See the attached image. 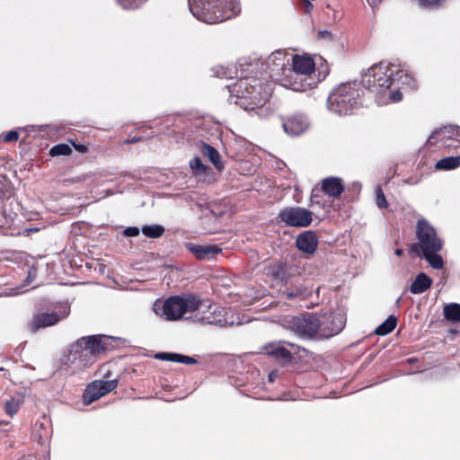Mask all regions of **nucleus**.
<instances>
[{
  "label": "nucleus",
  "instance_id": "obj_13",
  "mask_svg": "<svg viewBox=\"0 0 460 460\" xmlns=\"http://www.w3.org/2000/svg\"><path fill=\"white\" fill-rule=\"evenodd\" d=\"M437 143L447 149L460 147V127L448 125L435 130L428 138L427 145Z\"/></svg>",
  "mask_w": 460,
  "mask_h": 460
},
{
  "label": "nucleus",
  "instance_id": "obj_24",
  "mask_svg": "<svg viewBox=\"0 0 460 460\" xmlns=\"http://www.w3.org/2000/svg\"><path fill=\"white\" fill-rule=\"evenodd\" d=\"M460 166V156H448L438 160L435 164V169L438 171L454 170Z\"/></svg>",
  "mask_w": 460,
  "mask_h": 460
},
{
  "label": "nucleus",
  "instance_id": "obj_28",
  "mask_svg": "<svg viewBox=\"0 0 460 460\" xmlns=\"http://www.w3.org/2000/svg\"><path fill=\"white\" fill-rule=\"evenodd\" d=\"M143 234L149 238H159L164 233V227L161 225H146L141 229Z\"/></svg>",
  "mask_w": 460,
  "mask_h": 460
},
{
  "label": "nucleus",
  "instance_id": "obj_14",
  "mask_svg": "<svg viewBox=\"0 0 460 460\" xmlns=\"http://www.w3.org/2000/svg\"><path fill=\"white\" fill-rule=\"evenodd\" d=\"M203 306L196 310L190 318L201 324L225 325L227 322L224 318V310L215 304L202 301Z\"/></svg>",
  "mask_w": 460,
  "mask_h": 460
},
{
  "label": "nucleus",
  "instance_id": "obj_37",
  "mask_svg": "<svg viewBox=\"0 0 460 460\" xmlns=\"http://www.w3.org/2000/svg\"><path fill=\"white\" fill-rule=\"evenodd\" d=\"M4 142H16L19 138V133L16 130H11L4 135Z\"/></svg>",
  "mask_w": 460,
  "mask_h": 460
},
{
  "label": "nucleus",
  "instance_id": "obj_2",
  "mask_svg": "<svg viewBox=\"0 0 460 460\" xmlns=\"http://www.w3.org/2000/svg\"><path fill=\"white\" fill-rule=\"evenodd\" d=\"M362 82L367 90L375 94L378 105L397 102L402 99V93L392 86L397 83L411 89L416 87V80L407 70L399 69L394 65L380 62L369 67L362 76Z\"/></svg>",
  "mask_w": 460,
  "mask_h": 460
},
{
  "label": "nucleus",
  "instance_id": "obj_11",
  "mask_svg": "<svg viewBox=\"0 0 460 460\" xmlns=\"http://www.w3.org/2000/svg\"><path fill=\"white\" fill-rule=\"evenodd\" d=\"M318 337L329 339L339 334L345 326V317L341 313H326L317 315Z\"/></svg>",
  "mask_w": 460,
  "mask_h": 460
},
{
  "label": "nucleus",
  "instance_id": "obj_16",
  "mask_svg": "<svg viewBox=\"0 0 460 460\" xmlns=\"http://www.w3.org/2000/svg\"><path fill=\"white\" fill-rule=\"evenodd\" d=\"M282 126L288 135L296 137L308 129L309 120L307 117L303 114H296L285 119Z\"/></svg>",
  "mask_w": 460,
  "mask_h": 460
},
{
  "label": "nucleus",
  "instance_id": "obj_15",
  "mask_svg": "<svg viewBox=\"0 0 460 460\" xmlns=\"http://www.w3.org/2000/svg\"><path fill=\"white\" fill-rule=\"evenodd\" d=\"M118 385V380H96L91 383L83 394V402L85 405H89L93 402L98 400L102 396L114 390Z\"/></svg>",
  "mask_w": 460,
  "mask_h": 460
},
{
  "label": "nucleus",
  "instance_id": "obj_33",
  "mask_svg": "<svg viewBox=\"0 0 460 460\" xmlns=\"http://www.w3.org/2000/svg\"><path fill=\"white\" fill-rule=\"evenodd\" d=\"M190 166L193 171L204 172L206 166L202 164L199 157H194L190 161Z\"/></svg>",
  "mask_w": 460,
  "mask_h": 460
},
{
  "label": "nucleus",
  "instance_id": "obj_8",
  "mask_svg": "<svg viewBox=\"0 0 460 460\" xmlns=\"http://www.w3.org/2000/svg\"><path fill=\"white\" fill-rule=\"evenodd\" d=\"M416 235L419 243H414L411 250L420 255V252H439L442 249L443 242L437 234L436 229L429 222L421 218L416 225Z\"/></svg>",
  "mask_w": 460,
  "mask_h": 460
},
{
  "label": "nucleus",
  "instance_id": "obj_6",
  "mask_svg": "<svg viewBox=\"0 0 460 460\" xmlns=\"http://www.w3.org/2000/svg\"><path fill=\"white\" fill-rule=\"evenodd\" d=\"M203 306L202 300L196 295L172 296L165 300L157 299L153 311L162 319L175 322L182 319L187 313H193Z\"/></svg>",
  "mask_w": 460,
  "mask_h": 460
},
{
  "label": "nucleus",
  "instance_id": "obj_12",
  "mask_svg": "<svg viewBox=\"0 0 460 460\" xmlns=\"http://www.w3.org/2000/svg\"><path fill=\"white\" fill-rule=\"evenodd\" d=\"M277 218L288 226L306 227L313 221V213L301 207H287L279 211Z\"/></svg>",
  "mask_w": 460,
  "mask_h": 460
},
{
  "label": "nucleus",
  "instance_id": "obj_21",
  "mask_svg": "<svg viewBox=\"0 0 460 460\" xmlns=\"http://www.w3.org/2000/svg\"><path fill=\"white\" fill-rule=\"evenodd\" d=\"M432 279L426 273H419L410 286L411 293L414 295L422 294L427 291L432 285Z\"/></svg>",
  "mask_w": 460,
  "mask_h": 460
},
{
  "label": "nucleus",
  "instance_id": "obj_49",
  "mask_svg": "<svg viewBox=\"0 0 460 460\" xmlns=\"http://www.w3.org/2000/svg\"><path fill=\"white\" fill-rule=\"evenodd\" d=\"M414 360H415L414 358H410V359H408V361H409L410 363L413 362Z\"/></svg>",
  "mask_w": 460,
  "mask_h": 460
},
{
  "label": "nucleus",
  "instance_id": "obj_38",
  "mask_svg": "<svg viewBox=\"0 0 460 460\" xmlns=\"http://www.w3.org/2000/svg\"><path fill=\"white\" fill-rule=\"evenodd\" d=\"M123 234L125 236L135 237L139 234V229L137 226H128L123 231Z\"/></svg>",
  "mask_w": 460,
  "mask_h": 460
},
{
  "label": "nucleus",
  "instance_id": "obj_5",
  "mask_svg": "<svg viewBox=\"0 0 460 460\" xmlns=\"http://www.w3.org/2000/svg\"><path fill=\"white\" fill-rule=\"evenodd\" d=\"M188 4L193 16L208 24L229 20L241 11L237 0H188Z\"/></svg>",
  "mask_w": 460,
  "mask_h": 460
},
{
  "label": "nucleus",
  "instance_id": "obj_29",
  "mask_svg": "<svg viewBox=\"0 0 460 460\" xmlns=\"http://www.w3.org/2000/svg\"><path fill=\"white\" fill-rule=\"evenodd\" d=\"M72 153L71 147L65 143L58 144L52 146L49 150L51 156L67 155Z\"/></svg>",
  "mask_w": 460,
  "mask_h": 460
},
{
  "label": "nucleus",
  "instance_id": "obj_43",
  "mask_svg": "<svg viewBox=\"0 0 460 460\" xmlns=\"http://www.w3.org/2000/svg\"><path fill=\"white\" fill-rule=\"evenodd\" d=\"M312 0H305V12L306 13H311V11L313 10V4L311 3Z\"/></svg>",
  "mask_w": 460,
  "mask_h": 460
},
{
  "label": "nucleus",
  "instance_id": "obj_41",
  "mask_svg": "<svg viewBox=\"0 0 460 460\" xmlns=\"http://www.w3.org/2000/svg\"><path fill=\"white\" fill-rule=\"evenodd\" d=\"M279 376L278 370H272L268 375V380L270 383H273Z\"/></svg>",
  "mask_w": 460,
  "mask_h": 460
},
{
  "label": "nucleus",
  "instance_id": "obj_25",
  "mask_svg": "<svg viewBox=\"0 0 460 460\" xmlns=\"http://www.w3.org/2000/svg\"><path fill=\"white\" fill-rule=\"evenodd\" d=\"M444 317L450 323H460V304L450 303L443 308Z\"/></svg>",
  "mask_w": 460,
  "mask_h": 460
},
{
  "label": "nucleus",
  "instance_id": "obj_42",
  "mask_svg": "<svg viewBox=\"0 0 460 460\" xmlns=\"http://www.w3.org/2000/svg\"><path fill=\"white\" fill-rule=\"evenodd\" d=\"M73 146L75 148V150H77L80 153L84 154V153H86L88 151L87 146H84V145L75 144V143L73 142Z\"/></svg>",
  "mask_w": 460,
  "mask_h": 460
},
{
  "label": "nucleus",
  "instance_id": "obj_19",
  "mask_svg": "<svg viewBox=\"0 0 460 460\" xmlns=\"http://www.w3.org/2000/svg\"><path fill=\"white\" fill-rule=\"evenodd\" d=\"M266 353L282 364L290 363L292 360L291 352L283 347L280 342H272L265 347Z\"/></svg>",
  "mask_w": 460,
  "mask_h": 460
},
{
  "label": "nucleus",
  "instance_id": "obj_4",
  "mask_svg": "<svg viewBox=\"0 0 460 460\" xmlns=\"http://www.w3.org/2000/svg\"><path fill=\"white\" fill-rule=\"evenodd\" d=\"M365 89V84L357 81L338 84L329 93L327 110L340 117L353 114L363 105Z\"/></svg>",
  "mask_w": 460,
  "mask_h": 460
},
{
  "label": "nucleus",
  "instance_id": "obj_18",
  "mask_svg": "<svg viewBox=\"0 0 460 460\" xmlns=\"http://www.w3.org/2000/svg\"><path fill=\"white\" fill-rule=\"evenodd\" d=\"M186 248L198 260L212 259L222 251L217 244L200 245L193 243H186Z\"/></svg>",
  "mask_w": 460,
  "mask_h": 460
},
{
  "label": "nucleus",
  "instance_id": "obj_36",
  "mask_svg": "<svg viewBox=\"0 0 460 460\" xmlns=\"http://www.w3.org/2000/svg\"><path fill=\"white\" fill-rule=\"evenodd\" d=\"M176 362L186 364V365H193V364L197 363V360L194 358H191V357H189L186 355H182V354H178Z\"/></svg>",
  "mask_w": 460,
  "mask_h": 460
},
{
  "label": "nucleus",
  "instance_id": "obj_44",
  "mask_svg": "<svg viewBox=\"0 0 460 460\" xmlns=\"http://www.w3.org/2000/svg\"><path fill=\"white\" fill-rule=\"evenodd\" d=\"M382 0H367L368 4L372 6V7H375L376 5H378L380 4Z\"/></svg>",
  "mask_w": 460,
  "mask_h": 460
},
{
  "label": "nucleus",
  "instance_id": "obj_23",
  "mask_svg": "<svg viewBox=\"0 0 460 460\" xmlns=\"http://www.w3.org/2000/svg\"><path fill=\"white\" fill-rule=\"evenodd\" d=\"M312 291L305 286H296L288 288L284 294L288 299L305 300L311 296Z\"/></svg>",
  "mask_w": 460,
  "mask_h": 460
},
{
  "label": "nucleus",
  "instance_id": "obj_32",
  "mask_svg": "<svg viewBox=\"0 0 460 460\" xmlns=\"http://www.w3.org/2000/svg\"><path fill=\"white\" fill-rule=\"evenodd\" d=\"M146 1L147 0H117L118 4H120L124 9L138 8Z\"/></svg>",
  "mask_w": 460,
  "mask_h": 460
},
{
  "label": "nucleus",
  "instance_id": "obj_31",
  "mask_svg": "<svg viewBox=\"0 0 460 460\" xmlns=\"http://www.w3.org/2000/svg\"><path fill=\"white\" fill-rule=\"evenodd\" d=\"M376 203L379 208H386L388 207V202L379 185L376 188Z\"/></svg>",
  "mask_w": 460,
  "mask_h": 460
},
{
  "label": "nucleus",
  "instance_id": "obj_9",
  "mask_svg": "<svg viewBox=\"0 0 460 460\" xmlns=\"http://www.w3.org/2000/svg\"><path fill=\"white\" fill-rule=\"evenodd\" d=\"M317 315L304 314L286 320L288 329L303 339H312L318 335Z\"/></svg>",
  "mask_w": 460,
  "mask_h": 460
},
{
  "label": "nucleus",
  "instance_id": "obj_3",
  "mask_svg": "<svg viewBox=\"0 0 460 460\" xmlns=\"http://www.w3.org/2000/svg\"><path fill=\"white\" fill-rule=\"evenodd\" d=\"M110 339L101 334L78 339L62 358V368L68 374H75L90 367L107 350Z\"/></svg>",
  "mask_w": 460,
  "mask_h": 460
},
{
  "label": "nucleus",
  "instance_id": "obj_34",
  "mask_svg": "<svg viewBox=\"0 0 460 460\" xmlns=\"http://www.w3.org/2000/svg\"><path fill=\"white\" fill-rule=\"evenodd\" d=\"M317 39L320 40H323L326 42H332L335 40L334 35L332 33V31L327 30H322L318 31Z\"/></svg>",
  "mask_w": 460,
  "mask_h": 460
},
{
  "label": "nucleus",
  "instance_id": "obj_7",
  "mask_svg": "<svg viewBox=\"0 0 460 460\" xmlns=\"http://www.w3.org/2000/svg\"><path fill=\"white\" fill-rule=\"evenodd\" d=\"M292 62L293 80L292 89L296 92H305L316 86V82L312 75L314 71V63L311 58L295 56Z\"/></svg>",
  "mask_w": 460,
  "mask_h": 460
},
{
  "label": "nucleus",
  "instance_id": "obj_30",
  "mask_svg": "<svg viewBox=\"0 0 460 460\" xmlns=\"http://www.w3.org/2000/svg\"><path fill=\"white\" fill-rule=\"evenodd\" d=\"M20 400L15 398H11L10 400L6 401L4 403V411L7 415L10 417H13L17 413V411L20 409Z\"/></svg>",
  "mask_w": 460,
  "mask_h": 460
},
{
  "label": "nucleus",
  "instance_id": "obj_35",
  "mask_svg": "<svg viewBox=\"0 0 460 460\" xmlns=\"http://www.w3.org/2000/svg\"><path fill=\"white\" fill-rule=\"evenodd\" d=\"M178 353L161 352L155 355V358L165 361L176 362Z\"/></svg>",
  "mask_w": 460,
  "mask_h": 460
},
{
  "label": "nucleus",
  "instance_id": "obj_39",
  "mask_svg": "<svg viewBox=\"0 0 460 460\" xmlns=\"http://www.w3.org/2000/svg\"><path fill=\"white\" fill-rule=\"evenodd\" d=\"M419 3L427 7L439 5L444 0H418Z\"/></svg>",
  "mask_w": 460,
  "mask_h": 460
},
{
  "label": "nucleus",
  "instance_id": "obj_27",
  "mask_svg": "<svg viewBox=\"0 0 460 460\" xmlns=\"http://www.w3.org/2000/svg\"><path fill=\"white\" fill-rule=\"evenodd\" d=\"M421 253L433 269L440 270L443 268V258L438 254V252H421Z\"/></svg>",
  "mask_w": 460,
  "mask_h": 460
},
{
  "label": "nucleus",
  "instance_id": "obj_17",
  "mask_svg": "<svg viewBox=\"0 0 460 460\" xmlns=\"http://www.w3.org/2000/svg\"><path fill=\"white\" fill-rule=\"evenodd\" d=\"M296 244L301 252L307 254H314L318 246L317 234L313 231H305L298 234Z\"/></svg>",
  "mask_w": 460,
  "mask_h": 460
},
{
  "label": "nucleus",
  "instance_id": "obj_10",
  "mask_svg": "<svg viewBox=\"0 0 460 460\" xmlns=\"http://www.w3.org/2000/svg\"><path fill=\"white\" fill-rule=\"evenodd\" d=\"M69 314V305L67 303H61L58 306V313H39L34 314L31 320L28 322L27 329L31 333H35L40 329L57 324Z\"/></svg>",
  "mask_w": 460,
  "mask_h": 460
},
{
  "label": "nucleus",
  "instance_id": "obj_1",
  "mask_svg": "<svg viewBox=\"0 0 460 460\" xmlns=\"http://www.w3.org/2000/svg\"><path fill=\"white\" fill-rule=\"evenodd\" d=\"M240 63L241 78L228 87L229 102L239 105L245 111L261 109L270 96V89L264 83L268 78L283 74L289 59L282 50L272 52L267 58L254 59L243 67Z\"/></svg>",
  "mask_w": 460,
  "mask_h": 460
},
{
  "label": "nucleus",
  "instance_id": "obj_48",
  "mask_svg": "<svg viewBox=\"0 0 460 460\" xmlns=\"http://www.w3.org/2000/svg\"><path fill=\"white\" fill-rule=\"evenodd\" d=\"M316 198V196H313L312 199H311V201L312 202H314V199Z\"/></svg>",
  "mask_w": 460,
  "mask_h": 460
},
{
  "label": "nucleus",
  "instance_id": "obj_20",
  "mask_svg": "<svg viewBox=\"0 0 460 460\" xmlns=\"http://www.w3.org/2000/svg\"><path fill=\"white\" fill-rule=\"evenodd\" d=\"M322 190L332 198L339 197L344 190L342 181L337 177H328L323 180Z\"/></svg>",
  "mask_w": 460,
  "mask_h": 460
},
{
  "label": "nucleus",
  "instance_id": "obj_22",
  "mask_svg": "<svg viewBox=\"0 0 460 460\" xmlns=\"http://www.w3.org/2000/svg\"><path fill=\"white\" fill-rule=\"evenodd\" d=\"M200 152L204 156H206L211 162V164L217 170L223 169L224 166H223V164L221 163L220 155L215 147L211 146L208 144L202 142Z\"/></svg>",
  "mask_w": 460,
  "mask_h": 460
},
{
  "label": "nucleus",
  "instance_id": "obj_46",
  "mask_svg": "<svg viewBox=\"0 0 460 460\" xmlns=\"http://www.w3.org/2000/svg\"><path fill=\"white\" fill-rule=\"evenodd\" d=\"M216 74H217V77H222V76H225L226 75L225 72H219L218 70L216 71Z\"/></svg>",
  "mask_w": 460,
  "mask_h": 460
},
{
  "label": "nucleus",
  "instance_id": "obj_45",
  "mask_svg": "<svg viewBox=\"0 0 460 460\" xmlns=\"http://www.w3.org/2000/svg\"><path fill=\"white\" fill-rule=\"evenodd\" d=\"M394 254L396 256H402L403 254V250L402 248H397L394 251Z\"/></svg>",
  "mask_w": 460,
  "mask_h": 460
},
{
  "label": "nucleus",
  "instance_id": "obj_40",
  "mask_svg": "<svg viewBox=\"0 0 460 460\" xmlns=\"http://www.w3.org/2000/svg\"><path fill=\"white\" fill-rule=\"evenodd\" d=\"M143 137H128L124 143L125 144H134V143H137V142H140L142 141Z\"/></svg>",
  "mask_w": 460,
  "mask_h": 460
},
{
  "label": "nucleus",
  "instance_id": "obj_26",
  "mask_svg": "<svg viewBox=\"0 0 460 460\" xmlns=\"http://www.w3.org/2000/svg\"><path fill=\"white\" fill-rule=\"evenodd\" d=\"M396 323V317L394 315H389L387 319L375 330V333L377 335H386L395 329Z\"/></svg>",
  "mask_w": 460,
  "mask_h": 460
},
{
  "label": "nucleus",
  "instance_id": "obj_47",
  "mask_svg": "<svg viewBox=\"0 0 460 460\" xmlns=\"http://www.w3.org/2000/svg\"><path fill=\"white\" fill-rule=\"evenodd\" d=\"M112 194H113V191H111V190H109V191L107 192V195H112Z\"/></svg>",
  "mask_w": 460,
  "mask_h": 460
}]
</instances>
